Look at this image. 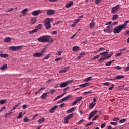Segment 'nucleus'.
Listing matches in <instances>:
<instances>
[{
    "instance_id": "1",
    "label": "nucleus",
    "mask_w": 129,
    "mask_h": 129,
    "mask_svg": "<svg viewBox=\"0 0 129 129\" xmlns=\"http://www.w3.org/2000/svg\"><path fill=\"white\" fill-rule=\"evenodd\" d=\"M129 23V20L126 21L124 23L121 25H119L118 26H116L115 28L113 29V33L114 34H119L123 29H126V26H127V24Z\"/></svg>"
},
{
    "instance_id": "2",
    "label": "nucleus",
    "mask_w": 129,
    "mask_h": 129,
    "mask_svg": "<svg viewBox=\"0 0 129 129\" xmlns=\"http://www.w3.org/2000/svg\"><path fill=\"white\" fill-rule=\"evenodd\" d=\"M38 41H39V42H40L41 43H45L46 42L53 43V42H54V40H53L52 36L49 35H44L41 36L40 37L38 38Z\"/></svg>"
},
{
    "instance_id": "3",
    "label": "nucleus",
    "mask_w": 129,
    "mask_h": 129,
    "mask_svg": "<svg viewBox=\"0 0 129 129\" xmlns=\"http://www.w3.org/2000/svg\"><path fill=\"white\" fill-rule=\"evenodd\" d=\"M52 21V18H47L44 21L45 28L47 30H50L51 29V21Z\"/></svg>"
},
{
    "instance_id": "4",
    "label": "nucleus",
    "mask_w": 129,
    "mask_h": 129,
    "mask_svg": "<svg viewBox=\"0 0 129 129\" xmlns=\"http://www.w3.org/2000/svg\"><path fill=\"white\" fill-rule=\"evenodd\" d=\"M120 8V5H118L116 6L113 7L111 10V13L112 14H116L117 12H118V10H119V8Z\"/></svg>"
},
{
    "instance_id": "5",
    "label": "nucleus",
    "mask_w": 129,
    "mask_h": 129,
    "mask_svg": "<svg viewBox=\"0 0 129 129\" xmlns=\"http://www.w3.org/2000/svg\"><path fill=\"white\" fill-rule=\"evenodd\" d=\"M73 117V113L67 115L64 119V123H68L69 119H71Z\"/></svg>"
},
{
    "instance_id": "6",
    "label": "nucleus",
    "mask_w": 129,
    "mask_h": 129,
    "mask_svg": "<svg viewBox=\"0 0 129 129\" xmlns=\"http://www.w3.org/2000/svg\"><path fill=\"white\" fill-rule=\"evenodd\" d=\"M71 83H72V81H68L64 83H62L60 84V87L61 88H63L64 87H66L68 85V84H70Z\"/></svg>"
},
{
    "instance_id": "7",
    "label": "nucleus",
    "mask_w": 129,
    "mask_h": 129,
    "mask_svg": "<svg viewBox=\"0 0 129 129\" xmlns=\"http://www.w3.org/2000/svg\"><path fill=\"white\" fill-rule=\"evenodd\" d=\"M104 32L105 33H108L109 34H110V33H112V32H113V29H111L109 26H107L104 29Z\"/></svg>"
},
{
    "instance_id": "8",
    "label": "nucleus",
    "mask_w": 129,
    "mask_h": 129,
    "mask_svg": "<svg viewBox=\"0 0 129 129\" xmlns=\"http://www.w3.org/2000/svg\"><path fill=\"white\" fill-rule=\"evenodd\" d=\"M43 13V10H35L32 12L33 16H39L40 14Z\"/></svg>"
},
{
    "instance_id": "9",
    "label": "nucleus",
    "mask_w": 129,
    "mask_h": 129,
    "mask_svg": "<svg viewBox=\"0 0 129 129\" xmlns=\"http://www.w3.org/2000/svg\"><path fill=\"white\" fill-rule=\"evenodd\" d=\"M97 112H98V111H97V110L92 111V112L90 113V114H89V117H88L89 120H90V119H91V118H92V117H93L94 115L95 114H96V113H97Z\"/></svg>"
},
{
    "instance_id": "10",
    "label": "nucleus",
    "mask_w": 129,
    "mask_h": 129,
    "mask_svg": "<svg viewBox=\"0 0 129 129\" xmlns=\"http://www.w3.org/2000/svg\"><path fill=\"white\" fill-rule=\"evenodd\" d=\"M44 55V51H42L41 53H36L33 54V57H37V58H41L42 56Z\"/></svg>"
},
{
    "instance_id": "11",
    "label": "nucleus",
    "mask_w": 129,
    "mask_h": 129,
    "mask_svg": "<svg viewBox=\"0 0 129 129\" xmlns=\"http://www.w3.org/2000/svg\"><path fill=\"white\" fill-rule=\"evenodd\" d=\"M55 14V10L52 9H49L47 10V15L48 16H51Z\"/></svg>"
},
{
    "instance_id": "12",
    "label": "nucleus",
    "mask_w": 129,
    "mask_h": 129,
    "mask_svg": "<svg viewBox=\"0 0 129 129\" xmlns=\"http://www.w3.org/2000/svg\"><path fill=\"white\" fill-rule=\"evenodd\" d=\"M71 97V95H69L67 97H65L64 98H62L60 101L58 102L59 103L60 102H63V101H67L68 99H69Z\"/></svg>"
},
{
    "instance_id": "13",
    "label": "nucleus",
    "mask_w": 129,
    "mask_h": 129,
    "mask_svg": "<svg viewBox=\"0 0 129 129\" xmlns=\"http://www.w3.org/2000/svg\"><path fill=\"white\" fill-rule=\"evenodd\" d=\"M58 108V106H54L49 110L50 113H54L55 110Z\"/></svg>"
},
{
    "instance_id": "14",
    "label": "nucleus",
    "mask_w": 129,
    "mask_h": 129,
    "mask_svg": "<svg viewBox=\"0 0 129 129\" xmlns=\"http://www.w3.org/2000/svg\"><path fill=\"white\" fill-rule=\"evenodd\" d=\"M37 22V18H31L30 19V24L31 25H34V24H35V23H36Z\"/></svg>"
},
{
    "instance_id": "15",
    "label": "nucleus",
    "mask_w": 129,
    "mask_h": 129,
    "mask_svg": "<svg viewBox=\"0 0 129 129\" xmlns=\"http://www.w3.org/2000/svg\"><path fill=\"white\" fill-rule=\"evenodd\" d=\"M80 21V19L75 20L74 22L72 24V27H73V28H74V26L77 25V23H79Z\"/></svg>"
},
{
    "instance_id": "16",
    "label": "nucleus",
    "mask_w": 129,
    "mask_h": 129,
    "mask_svg": "<svg viewBox=\"0 0 129 129\" xmlns=\"http://www.w3.org/2000/svg\"><path fill=\"white\" fill-rule=\"evenodd\" d=\"M11 41H12V38L10 37H7L4 40V42H5V43H9L11 42Z\"/></svg>"
},
{
    "instance_id": "17",
    "label": "nucleus",
    "mask_w": 129,
    "mask_h": 129,
    "mask_svg": "<svg viewBox=\"0 0 129 129\" xmlns=\"http://www.w3.org/2000/svg\"><path fill=\"white\" fill-rule=\"evenodd\" d=\"M38 32V29H35L32 31H29V34L30 35H33V34H35V33H37Z\"/></svg>"
},
{
    "instance_id": "18",
    "label": "nucleus",
    "mask_w": 129,
    "mask_h": 129,
    "mask_svg": "<svg viewBox=\"0 0 129 129\" xmlns=\"http://www.w3.org/2000/svg\"><path fill=\"white\" fill-rule=\"evenodd\" d=\"M89 84H90L89 83H86L85 84L80 85H79V86H80V87H82V88L86 87L87 86H89Z\"/></svg>"
},
{
    "instance_id": "19",
    "label": "nucleus",
    "mask_w": 129,
    "mask_h": 129,
    "mask_svg": "<svg viewBox=\"0 0 129 129\" xmlns=\"http://www.w3.org/2000/svg\"><path fill=\"white\" fill-rule=\"evenodd\" d=\"M9 49L10 51H17V46H10Z\"/></svg>"
},
{
    "instance_id": "20",
    "label": "nucleus",
    "mask_w": 129,
    "mask_h": 129,
    "mask_svg": "<svg viewBox=\"0 0 129 129\" xmlns=\"http://www.w3.org/2000/svg\"><path fill=\"white\" fill-rule=\"evenodd\" d=\"M68 69H69V68L68 67H66L63 69L60 70L59 73H64L66 72V71H67V70H68Z\"/></svg>"
},
{
    "instance_id": "21",
    "label": "nucleus",
    "mask_w": 129,
    "mask_h": 129,
    "mask_svg": "<svg viewBox=\"0 0 129 129\" xmlns=\"http://www.w3.org/2000/svg\"><path fill=\"white\" fill-rule=\"evenodd\" d=\"M13 113H14V112H12L11 111H10V112L4 115V117H8V116H11V115H12Z\"/></svg>"
},
{
    "instance_id": "22",
    "label": "nucleus",
    "mask_w": 129,
    "mask_h": 129,
    "mask_svg": "<svg viewBox=\"0 0 129 129\" xmlns=\"http://www.w3.org/2000/svg\"><path fill=\"white\" fill-rule=\"evenodd\" d=\"M0 57L1 58H8V57H10V55L8 54H0Z\"/></svg>"
},
{
    "instance_id": "23",
    "label": "nucleus",
    "mask_w": 129,
    "mask_h": 129,
    "mask_svg": "<svg viewBox=\"0 0 129 129\" xmlns=\"http://www.w3.org/2000/svg\"><path fill=\"white\" fill-rule=\"evenodd\" d=\"M72 5H73V2L70 1L68 4L66 5V8H70V6H72Z\"/></svg>"
},
{
    "instance_id": "24",
    "label": "nucleus",
    "mask_w": 129,
    "mask_h": 129,
    "mask_svg": "<svg viewBox=\"0 0 129 129\" xmlns=\"http://www.w3.org/2000/svg\"><path fill=\"white\" fill-rule=\"evenodd\" d=\"M47 94H48V93H43L41 96V99H46V97H47Z\"/></svg>"
},
{
    "instance_id": "25",
    "label": "nucleus",
    "mask_w": 129,
    "mask_h": 129,
    "mask_svg": "<svg viewBox=\"0 0 129 129\" xmlns=\"http://www.w3.org/2000/svg\"><path fill=\"white\" fill-rule=\"evenodd\" d=\"M75 107H73L70 109H69L68 111H67V113H71V112H73V111H74V110L75 109Z\"/></svg>"
},
{
    "instance_id": "26",
    "label": "nucleus",
    "mask_w": 129,
    "mask_h": 129,
    "mask_svg": "<svg viewBox=\"0 0 129 129\" xmlns=\"http://www.w3.org/2000/svg\"><path fill=\"white\" fill-rule=\"evenodd\" d=\"M28 11H29V9L26 8L24 10L22 11V13L23 15H27V13H28Z\"/></svg>"
},
{
    "instance_id": "27",
    "label": "nucleus",
    "mask_w": 129,
    "mask_h": 129,
    "mask_svg": "<svg viewBox=\"0 0 129 129\" xmlns=\"http://www.w3.org/2000/svg\"><path fill=\"white\" fill-rule=\"evenodd\" d=\"M122 78H124V76L118 75L117 76L116 78H115V79L116 80V79H121Z\"/></svg>"
},
{
    "instance_id": "28",
    "label": "nucleus",
    "mask_w": 129,
    "mask_h": 129,
    "mask_svg": "<svg viewBox=\"0 0 129 129\" xmlns=\"http://www.w3.org/2000/svg\"><path fill=\"white\" fill-rule=\"evenodd\" d=\"M95 26V22H91L90 23V29H93Z\"/></svg>"
},
{
    "instance_id": "29",
    "label": "nucleus",
    "mask_w": 129,
    "mask_h": 129,
    "mask_svg": "<svg viewBox=\"0 0 129 129\" xmlns=\"http://www.w3.org/2000/svg\"><path fill=\"white\" fill-rule=\"evenodd\" d=\"M7 66H8V65H7V64H4V65L2 66L0 68L1 70H6L7 69Z\"/></svg>"
},
{
    "instance_id": "30",
    "label": "nucleus",
    "mask_w": 129,
    "mask_h": 129,
    "mask_svg": "<svg viewBox=\"0 0 129 129\" xmlns=\"http://www.w3.org/2000/svg\"><path fill=\"white\" fill-rule=\"evenodd\" d=\"M45 121V118H42L41 119H39L38 121V122H40V123H43Z\"/></svg>"
},
{
    "instance_id": "31",
    "label": "nucleus",
    "mask_w": 129,
    "mask_h": 129,
    "mask_svg": "<svg viewBox=\"0 0 129 129\" xmlns=\"http://www.w3.org/2000/svg\"><path fill=\"white\" fill-rule=\"evenodd\" d=\"M79 50V47L78 46H74L73 48V51L74 52H76V51H78Z\"/></svg>"
},
{
    "instance_id": "32",
    "label": "nucleus",
    "mask_w": 129,
    "mask_h": 129,
    "mask_svg": "<svg viewBox=\"0 0 129 129\" xmlns=\"http://www.w3.org/2000/svg\"><path fill=\"white\" fill-rule=\"evenodd\" d=\"M100 57V55H97L96 56H94L93 58L91 59V60H95L96 59H98V58Z\"/></svg>"
},
{
    "instance_id": "33",
    "label": "nucleus",
    "mask_w": 129,
    "mask_h": 129,
    "mask_svg": "<svg viewBox=\"0 0 129 129\" xmlns=\"http://www.w3.org/2000/svg\"><path fill=\"white\" fill-rule=\"evenodd\" d=\"M99 55H100V56L101 55L102 56H103V57H105V56H106V55H107V52H104L103 53H101Z\"/></svg>"
},
{
    "instance_id": "34",
    "label": "nucleus",
    "mask_w": 129,
    "mask_h": 129,
    "mask_svg": "<svg viewBox=\"0 0 129 129\" xmlns=\"http://www.w3.org/2000/svg\"><path fill=\"white\" fill-rule=\"evenodd\" d=\"M117 18H118L117 14L114 15L113 16L112 20L114 21V20H116V19H117Z\"/></svg>"
},
{
    "instance_id": "35",
    "label": "nucleus",
    "mask_w": 129,
    "mask_h": 129,
    "mask_svg": "<svg viewBox=\"0 0 129 129\" xmlns=\"http://www.w3.org/2000/svg\"><path fill=\"white\" fill-rule=\"evenodd\" d=\"M106 57H101L98 60V62H101V61H105Z\"/></svg>"
},
{
    "instance_id": "36",
    "label": "nucleus",
    "mask_w": 129,
    "mask_h": 129,
    "mask_svg": "<svg viewBox=\"0 0 129 129\" xmlns=\"http://www.w3.org/2000/svg\"><path fill=\"white\" fill-rule=\"evenodd\" d=\"M102 0H95L96 5H99Z\"/></svg>"
},
{
    "instance_id": "37",
    "label": "nucleus",
    "mask_w": 129,
    "mask_h": 129,
    "mask_svg": "<svg viewBox=\"0 0 129 129\" xmlns=\"http://www.w3.org/2000/svg\"><path fill=\"white\" fill-rule=\"evenodd\" d=\"M94 106H95V103L93 104V103H91L90 105V108H91V109H92V108H94Z\"/></svg>"
},
{
    "instance_id": "38",
    "label": "nucleus",
    "mask_w": 129,
    "mask_h": 129,
    "mask_svg": "<svg viewBox=\"0 0 129 129\" xmlns=\"http://www.w3.org/2000/svg\"><path fill=\"white\" fill-rule=\"evenodd\" d=\"M22 117H23V113L22 112H20L19 115L17 117V118L20 119V118H22Z\"/></svg>"
},
{
    "instance_id": "39",
    "label": "nucleus",
    "mask_w": 129,
    "mask_h": 129,
    "mask_svg": "<svg viewBox=\"0 0 129 129\" xmlns=\"http://www.w3.org/2000/svg\"><path fill=\"white\" fill-rule=\"evenodd\" d=\"M81 99H82V97H77L75 100L77 102H78L79 101H80V100H81Z\"/></svg>"
},
{
    "instance_id": "40",
    "label": "nucleus",
    "mask_w": 129,
    "mask_h": 129,
    "mask_svg": "<svg viewBox=\"0 0 129 129\" xmlns=\"http://www.w3.org/2000/svg\"><path fill=\"white\" fill-rule=\"evenodd\" d=\"M90 93H92V91H88V92H84V95H87L88 94H89Z\"/></svg>"
},
{
    "instance_id": "41",
    "label": "nucleus",
    "mask_w": 129,
    "mask_h": 129,
    "mask_svg": "<svg viewBox=\"0 0 129 129\" xmlns=\"http://www.w3.org/2000/svg\"><path fill=\"white\" fill-rule=\"evenodd\" d=\"M7 102V100H2L0 101L1 104H5Z\"/></svg>"
},
{
    "instance_id": "42",
    "label": "nucleus",
    "mask_w": 129,
    "mask_h": 129,
    "mask_svg": "<svg viewBox=\"0 0 129 129\" xmlns=\"http://www.w3.org/2000/svg\"><path fill=\"white\" fill-rule=\"evenodd\" d=\"M113 55V53H111V54H109V55L107 56L106 57V60H107V59H109L111 57V56H112Z\"/></svg>"
},
{
    "instance_id": "43",
    "label": "nucleus",
    "mask_w": 129,
    "mask_h": 129,
    "mask_svg": "<svg viewBox=\"0 0 129 129\" xmlns=\"http://www.w3.org/2000/svg\"><path fill=\"white\" fill-rule=\"evenodd\" d=\"M84 121H85V120L82 119L78 122V124H81V123H83Z\"/></svg>"
},
{
    "instance_id": "44",
    "label": "nucleus",
    "mask_w": 129,
    "mask_h": 129,
    "mask_svg": "<svg viewBox=\"0 0 129 129\" xmlns=\"http://www.w3.org/2000/svg\"><path fill=\"white\" fill-rule=\"evenodd\" d=\"M126 121V119H121V120H120L119 121V122L120 123H123V122H125Z\"/></svg>"
},
{
    "instance_id": "45",
    "label": "nucleus",
    "mask_w": 129,
    "mask_h": 129,
    "mask_svg": "<svg viewBox=\"0 0 129 129\" xmlns=\"http://www.w3.org/2000/svg\"><path fill=\"white\" fill-rule=\"evenodd\" d=\"M23 45L17 46V50H21V49H23Z\"/></svg>"
},
{
    "instance_id": "46",
    "label": "nucleus",
    "mask_w": 129,
    "mask_h": 129,
    "mask_svg": "<svg viewBox=\"0 0 129 129\" xmlns=\"http://www.w3.org/2000/svg\"><path fill=\"white\" fill-rule=\"evenodd\" d=\"M30 120L29 119H28V117H26L24 118V122H28V121H29Z\"/></svg>"
},
{
    "instance_id": "47",
    "label": "nucleus",
    "mask_w": 129,
    "mask_h": 129,
    "mask_svg": "<svg viewBox=\"0 0 129 129\" xmlns=\"http://www.w3.org/2000/svg\"><path fill=\"white\" fill-rule=\"evenodd\" d=\"M110 124L112 125H117V124H118V123L115 122H110Z\"/></svg>"
},
{
    "instance_id": "48",
    "label": "nucleus",
    "mask_w": 129,
    "mask_h": 129,
    "mask_svg": "<svg viewBox=\"0 0 129 129\" xmlns=\"http://www.w3.org/2000/svg\"><path fill=\"white\" fill-rule=\"evenodd\" d=\"M99 117V115H96V116H95L94 118H93L92 121H94V120H96V119H97Z\"/></svg>"
},
{
    "instance_id": "49",
    "label": "nucleus",
    "mask_w": 129,
    "mask_h": 129,
    "mask_svg": "<svg viewBox=\"0 0 129 129\" xmlns=\"http://www.w3.org/2000/svg\"><path fill=\"white\" fill-rule=\"evenodd\" d=\"M112 64V61H109V62H107L105 64L106 66H110Z\"/></svg>"
},
{
    "instance_id": "50",
    "label": "nucleus",
    "mask_w": 129,
    "mask_h": 129,
    "mask_svg": "<svg viewBox=\"0 0 129 129\" xmlns=\"http://www.w3.org/2000/svg\"><path fill=\"white\" fill-rule=\"evenodd\" d=\"M92 79V77H89L88 78H87L85 80V81H90Z\"/></svg>"
},
{
    "instance_id": "51",
    "label": "nucleus",
    "mask_w": 129,
    "mask_h": 129,
    "mask_svg": "<svg viewBox=\"0 0 129 129\" xmlns=\"http://www.w3.org/2000/svg\"><path fill=\"white\" fill-rule=\"evenodd\" d=\"M16 108H17V105H15V106L13 107L10 111H11V112H13L14 110H16Z\"/></svg>"
},
{
    "instance_id": "52",
    "label": "nucleus",
    "mask_w": 129,
    "mask_h": 129,
    "mask_svg": "<svg viewBox=\"0 0 129 129\" xmlns=\"http://www.w3.org/2000/svg\"><path fill=\"white\" fill-rule=\"evenodd\" d=\"M50 58V54L47 55L45 57L43 58V60H46L47 59H49Z\"/></svg>"
},
{
    "instance_id": "53",
    "label": "nucleus",
    "mask_w": 129,
    "mask_h": 129,
    "mask_svg": "<svg viewBox=\"0 0 129 129\" xmlns=\"http://www.w3.org/2000/svg\"><path fill=\"white\" fill-rule=\"evenodd\" d=\"M93 123H94V122H91L87 124L85 126L87 127V126H89V125H91V124H93Z\"/></svg>"
},
{
    "instance_id": "54",
    "label": "nucleus",
    "mask_w": 129,
    "mask_h": 129,
    "mask_svg": "<svg viewBox=\"0 0 129 129\" xmlns=\"http://www.w3.org/2000/svg\"><path fill=\"white\" fill-rule=\"evenodd\" d=\"M51 94H54V93H55V91H56V90L55 89H51L50 90Z\"/></svg>"
},
{
    "instance_id": "55",
    "label": "nucleus",
    "mask_w": 129,
    "mask_h": 129,
    "mask_svg": "<svg viewBox=\"0 0 129 129\" xmlns=\"http://www.w3.org/2000/svg\"><path fill=\"white\" fill-rule=\"evenodd\" d=\"M104 85H106V86H109L110 85V83L109 82H106L103 83Z\"/></svg>"
},
{
    "instance_id": "56",
    "label": "nucleus",
    "mask_w": 129,
    "mask_h": 129,
    "mask_svg": "<svg viewBox=\"0 0 129 129\" xmlns=\"http://www.w3.org/2000/svg\"><path fill=\"white\" fill-rule=\"evenodd\" d=\"M114 87V85L113 84H112L111 87L109 88L108 90H112Z\"/></svg>"
},
{
    "instance_id": "57",
    "label": "nucleus",
    "mask_w": 129,
    "mask_h": 129,
    "mask_svg": "<svg viewBox=\"0 0 129 129\" xmlns=\"http://www.w3.org/2000/svg\"><path fill=\"white\" fill-rule=\"evenodd\" d=\"M56 55V56H61V55H62V51H59Z\"/></svg>"
},
{
    "instance_id": "58",
    "label": "nucleus",
    "mask_w": 129,
    "mask_h": 129,
    "mask_svg": "<svg viewBox=\"0 0 129 129\" xmlns=\"http://www.w3.org/2000/svg\"><path fill=\"white\" fill-rule=\"evenodd\" d=\"M122 55V52H120L115 55V57H118V56H121Z\"/></svg>"
},
{
    "instance_id": "59",
    "label": "nucleus",
    "mask_w": 129,
    "mask_h": 129,
    "mask_svg": "<svg viewBox=\"0 0 129 129\" xmlns=\"http://www.w3.org/2000/svg\"><path fill=\"white\" fill-rule=\"evenodd\" d=\"M112 23V22L111 21L108 22L105 24V26H108V25H111Z\"/></svg>"
},
{
    "instance_id": "60",
    "label": "nucleus",
    "mask_w": 129,
    "mask_h": 129,
    "mask_svg": "<svg viewBox=\"0 0 129 129\" xmlns=\"http://www.w3.org/2000/svg\"><path fill=\"white\" fill-rule=\"evenodd\" d=\"M117 120H119V118H113V121H117Z\"/></svg>"
},
{
    "instance_id": "61",
    "label": "nucleus",
    "mask_w": 129,
    "mask_h": 129,
    "mask_svg": "<svg viewBox=\"0 0 129 129\" xmlns=\"http://www.w3.org/2000/svg\"><path fill=\"white\" fill-rule=\"evenodd\" d=\"M125 71H129V63L127 64V67L125 68Z\"/></svg>"
},
{
    "instance_id": "62",
    "label": "nucleus",
    "mask_w": 129,
    "mask_h": 129,
    "mask_svg": "<svg viewBox=\"0 0 129 129\" xmlns=\"http://www.w3.org/2000/svg\"><path fill=\"white\" fill-rule=\"evenodd\" d=\"M106 125V124L105 123L102 124L101 125V128H104V127Z\"/></svg>"
},
{
    "instance_id": "63",
    "label": "nucleus",
    "mask_w": 129,
    "mask_h": 129,
    "mask_svg": "<svg viewBox=\"0 0 129 129\" xmlns=\"http://www.w3.org/2000/svg\"><path fill=\"white\" fill-rule=\"evenodd\" d=\"M102 50H105L104 48L103 47L100 48L97 52H100V51H101Z\"/></svg>"
},
{
    "instance_id": "64",
    "label": "nucleus",
    "mask_w": 129,
    "mask_h": 129,
    "mask_svg": "<svg viewBox=\"0 0 129 129\" xmlns=\"http://www.w3.org/2000/svg\"><path fill=\"white\" fill-rule=\"evenodd\" d=\"M77 103V102L75 100L72 103V105L73 106L74 105H75V104H76Z\"/></svg>"
}]
</instances>
